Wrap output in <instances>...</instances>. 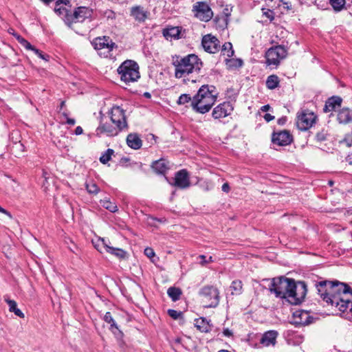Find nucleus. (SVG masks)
I'll use <instances>...</instances> for the list:
<instances>
[{
    "mask_svg": "<svg viewBox=\"0 0 352 352\" xmlns=\"http://www.w3.org/2000/svg\"><path fill=\"white\" fill-rule=\"evenodd\" d=\"M269 290L276 298L286 299L292 305H298L306 296L307 285L304 281L296 283L292 278L276 277L270 280Z\"/></svg>",
    "mask_w": 352,
    "mask_h": 352,
    "instance_id": "f257e3e1",
    "label": "nucleus"
},
{
    "mask_svg": "<svg viewBox=\"0 0 352 352\" xmlns=\"http://www.w3.org/2000/svg\"><path fill=\"white\" fill-rule=\"evenodd\" d=\"M69 0H58L56 2L54 12L58 14L69 28L74 23H82L91 16L93 11L87 7H78L73 12Z\"/></svg>",
    "mask_w": 352,
    "mask_h": 352,
    "instance_id": "f03ea898",
    "label": "nucleus"
},
{
    "mask_svg": "<svg viewBox=\"0 0 352 352\" xmlns=\"http://www.w3.org/2000/svg\"><path fill=\"white\" fill-rule=\"evenodd\" d=\"M172 64L175 67V78H183L184 82H186V78L190 74H199L203 65L201 60L194 54L184 56L175 55L172 56Z\"/></svg>",
    "mask_w": 352,
    "mask_h": 352,
    "instance_id": "7ed1b4c3",
    "label": "nucleus"
},
{
    "mask_svg": "<svg viewBox=\"0 0 352 352\" xmlns=\"http://www.w3.org/2000/svg\"><path fill=\"white\" fill-rule=\"evenodd\" d=\"M217 93L213 85H204L192 98L191 107L199 113L208 112L217 100Z\"/></svg>",
    "mask_w": 352,
    "mask_h": 352,
    "instance_id": "20e7f679",
    "label": "nucleus"
},
{
    "mask_svg": "<svg viewBox=\"0 0 352 352\" xmlns=\"http://www.w3.org/2000/svg\"><path fill=\"white\" fill-rule=\"evenodd\" d=\"M140 67L133 60H126L117 69L120 80L126 84L134 82L140 78Z\"/></svg>",
    "mask_w": 352,
    "mask_h": 352,
    "instance_id": "39448f33",
    "label": "nucleus"
},
{
    "mask_svg": "<svg viewBox=\"0 0 352 352\" xmlns=\"http://www.w3.org/2000/svg\"><path fill=\"white\" fill-rule=\"evenodd\" d=\"M206 307H216L219 303V291L212 285L203 287L199 292Z\"/></svg>",
    "mask_w": 352,
    "mask_h": 352,
    "instance_id": "423d86ee",
    "label": "nucleus"
},
{
    "mask_svg": "<svg viewBox=\"0 0 352 352\" xmlns=\"http://www.w3.org/2000/svg\"><path fill=\"white\" fill-rule=\"evenodd\" d=\"M91 43L94 49L98 52V54L104 58L111 57L112 56L111 51L117 47L112 39L107 36L97 37L93 40Z\"/></svg>",
    "mask_w": 352,
    "mask_h": 352,
    "instance_id": "0eeeda50",
    "label": "nucleus"
},
{
    "mask_svg": "<svg viewBox=\"0 0 352 352\" xmlns=\"http://www.w3.org/2000/svg\"><path fill=\"white\" fill-rule=\"evenodd\" d=\"M287 55V50L282 45H276L270 47L265 54L266 63L268 65L277 66L280 60L284 59Z\"/></svg>",
    "mask_w": 352,
    "mask_h": 352,
    "instance_id": "6e6552de",
    "label": "nucleus"
},
{
    "mask_svg": "<svg viewBox=\"0 0 352 352\" xmlns=\"http://www.w3.org/2000/svg\"><path fill=\"white\" fill-rule=\"evenodd\" d=\"M192 11L195 17L203 21H210L213 16V12L210 6L203 1H199L194 4Z\"/></svg>",
    "mask_w": 352,
    "mask_h": 352,
    "instance_id": "1a4fd4ad",
    "label": "nucleus"
},
{
    "mask_svg": "<svg viewBox=\"0 0 352 352\" xmlns=\"http://www.w3.org/2000/svg\"><path fill=\"white\" fill-rule=\"evenodd\" d=\"M111 120L120 129L125 130L128 129L124 111L118 106L113 107L111 111Z\"/></svg>",
    "mask_w": 352,
    "mask_h": 352,
    "instance_id": "9d476101",
    "label": "nucleus"
},
{
    "mask_svg": "<svg viewBox=\"0 0 352 352\" xmlns=\"http://www.w3.org/2000/svg\"><path fill=\"white\" fill-rule=\"evenodd\" d=\"M201 45L204 50L210 54H214L219 52L220 49L219 41L211 34H207L203 36Z\"/></svg>",
    "mask_w": 352,
    "mask_h": 352,
    "instance_id": "9b49d317",
    "label": "nucleus"
},
{
    "mask_svg": "<svg viewBox=\"0 0 352 352\" xmlns=\"http://www.w3.org/2000/svg\"><path fill=\"white\" fill-rule=\"evenodd\" d=\"M316 119V116L312 112H302L298 116L297 126L301 131L309 129Z\"/></svg>",
    "mask_w": 352,
    "mask_h": 352,
    "instance_id": "f8f14e48",
    "label": "nucleus"
},
{
    "mask_svg": "<svg viewBox=\"0 0 352 352\" xmlns=\"http://www.w3.org/2000/svg\"><path fill=\"white\" fill-rule=\"evenodd\" d=\"M234 107L230 102H224L214 108L212 116L214 119H221L230 115Z\"/></svg>",
    "mask_w": 352,
    "mask_h": 352,
    "instance_id": "ddd939ff",
    "label": "nucleus"
},
{
    "mask_svg": "<svg viewBox=\"0 0 352 352\" xmlns=\"http://www.w3.org/2000/svg\"><path fill=\"white\" fill-rule=\"evenodd\" d=\"M293 138L289 131L283 130L279 132H274L272 135V141L278 146H287L292 143Z\"/></svg>",
    "mask_w": 352,
    "mask_h": 352,
    "instance_id": "4468645a",
    "label": "nucleus"
},
{
    "mask_svg": "<svg viewBox=\"0 0 352 352\" xmlns=\"http://www.w3.org/2000/svg\"><path fill=\"white\" fill-rule=\"evenodd\" d=\"M174 180V186L179 188H187L190 186L189 175L187 170L185 169L177 172Z\"/></svg>",
    "mask_w": 352,
    "mask_h": 352,
    "instance_id": "2eb2a0df",
    "label": "nucleus"
},
{
    "mask_svg": "<svg viewBox=\"0 0 352 352\" xmlns=\"http://www.w3.org/2000/svg\"><path fill=\"white\" fill-rule=\"evenodd\" d=\"M123 131L122 129H120L117 126H113L110 124H102L96 129V135L98 136H101L102 135H105L109 137H113L117 135L120 131Z\"/></svg>",
    "mask_w": 352,
    "mask_h": 352,
    "instance_id": "dca6fc26",
    "label": "nucleus"
},
{
    "mask_svg": "<svg viewBox=\"0 0 352 352\" xmlns=\"http://www.w3.org/2000/svg\"><path fill=\"white\" fill-rule=\"evenodd\" d=\"M130 15L138 23H144L148 18L150 12L141 6H135L131 8Z\"/></svg>",
    "mask_w": 352,
    "mask_h": 352,
    "instance_id": "f3484780",
    "label": "nucleus"
},
{
    "mask_svg": "<svg viewBox=\"0 0 352 352\" xmlns=\"http://www.w3.org/2000/svg\"><path fill=\"white\" fill-rule=\"evenodd\" d=\"M278 335V332L275 330L267 331L263 334L260 342L265 346H274L276 343Z\"/></svg>",
    "mask_w": 352,
    "mask_h": 352,
    "instance_id": "a211bd4d",
    "label": "nucleus"
},
{
    "mask_svg": "<svg viewBox=\"0 0 352 352\" xmlns=\"http://www.w3.org/2000/svg\"><path fill=\"white\" fill-rule=\"evenodd\" d=\"M337 120L342 124H346L352 122V110L348 107L339 109L337 114Z\"/></svg>",
    "mask_w": 352,
    "mask_h": 352,
    "instance_id": "6ab92c4d",
    "label": "nucleus"
},
{
    "mask_svg": "<svg viewBox=\"0 0 352 352\" xmlns=\"http://www.w3.org/2000/svg\"><path fill=\"white\" fill-rule=\"evenodd\" d=\"M342 100L339 96H333L329 98L324 104L323 111L325 113L336 111L338 107H340Z\"/></svg>",
    "mask_w": 352,
    "mask_h": 352,
    "instance_id": "aec40b11",
    "label": "nucleus"
},
{
    "mask_svg": "<svg viewBox=\"0 0 352 352\" xmlns=\"http://www.w3.org/2000/svg\"><path fill=\"white\" fill-rule=\"evenodd\" d=\"M295 318L294 322L302 325L309 324L311 322L310 316L308 312L305 311H297L294 313Z\"/></svg>",
    "mask_w": 352,
    "mask_h": 352,
    "instance_id": "412c9836",
    "label": "nucleus"
},
{
    "mask_svg": "<svg viewBox=\"0 0 352 352\" xmlns=\"http://www.w3.org/2000/svg\"><path fill=\"white\" fill-rule=\"evenodd\" d=\"M103 320L108 324H110L109 330L116 336H122V332L119 329L116 322L113 318L110 312H107L104 317Z\"/></svg>",
    "mask_w": 352,
    "mask_h": 352,
    "instance_id": "4be33fe9",
    "label": "nucleus"
},
{
    "mask_svg": "<svg viewBox=\"0 0 352 352\" xmlns=\"http://www.w3.org/2000/svg\"><path fill=\"white\" fill-rule=\"evenodd\" d=\"M182 28L180 27H170L164 29L163 36L167 40L179 39Z\"/></svg>",
    "mask_w": 352,
    "mask_h": 352,
    "instance_id": "5701e85b",
    "label": "nucleus"
},
{
    "mask_svg": "<svg viewBox=\"0 0 352 352\" xmlns=\"http://www.w3.org/2000/svg\"><path fill=\"white\" fill-rule=\"evenodd\" d=\"M126 144L130 148L138 150L141 148L142 141L137 133H130L126 137Z\"/></svg>",
    "mask_w": 352,
    "mask_h": 352,
    "instance_id": "b1692460",
    "label": "nucleus"
},
{
    "mask_svg": "<svg viewBox=\"0 0 352 352\" xmlns=\"http://www.w3.org/2000/svg\"><path fill=\"white\" fill-rule=\"evenodd\" d=\"M195 326L201 332L208 333L211 331V325L209 321L204 318H200L195 320Z\"/></svg>",
    "mask_w": 352,
    "mask_h": 352,
    "instance_id": "393cba45",
    "label": "nucleus"
},
{
    "mask_svg": "<svg viewBox=\"0 0 352 352\" xmlns=\"http://www.w3.org/2000/svg\"><path fill=\"white\" fill-rule=\"evenodd\" d=\"M94 248L102 253L104 251L107 252L110 248L111 243L109 240L104 238H99L96 241H93Z\"/></svg>",
    "mask_w": 352,
    "mask_h": 352,
    "instance_id": "a878e982",
    "label": "nucleus"
},
{
    "mask_svg": "<svg viewBox=\"0 0 352 352\" xmlns=\"http://www.w3.org/2000/svg\"><path fill=\"white\" fill-rule=\"evenodd\" d=\"M4 300L8 304L9 311L10 312H13L16 316L21 318H23L25 317L24 314L17 308V304L15 300L10 299L8 296H4Z\"/></svg>",
    "mask_w": 352,
    "mask_h": 352,
    "instance_id": "bb28decb",
    "label": "nucleus"
},
{
    "mask_svg": "<svg viewBox=\"0 0 352 352\" xmlns=\"http://www.w3.org/2000/svg\"><path fill=\"white\" fill-rule=\"evenodd\" d=\"M154 171L158 174H164L168 169L167 163L164 160H160L154 162L152 164Z\"/></svg>",
    "mask_w": 352,
    "mask_h": 352,
    "instance_id": "cd10ccee",
    "label": "nucleus"
},
{
    "mask_svg": "<svg viewBox=\"0 0 352 352\" xmlns=\"http://www.w3.org/2000/svg\"><path fill=\"white\" fill-rule=\"evenodd\" d=\"M232 295H240L243 292V283L240 280H234L230 287Z\"/></svg>",
    "mask_w": 352,
    "mask_h": 352,
    "instance_id": "c85d7f7f",
    "label": "nucleus"
},
{
    "mask_svg": "<svg viewBox=\"0 0 352 352\" xmlns=\"http://www.w3.org/2000/svg\"><path fill=\"white\" fill-rule=\"evenodd\" d=\"M329 136L330 134L329 133L328 129L322 128L316 133L315 138L318 142L321 143L324 141H327L329 139Z\"/></svg>",
    "mask_w": 352,
    "mask_h": 352,
    "instance_id": "c756f323",
    "label": "nucleus"
},
{
    "mask_svg": "<svg viewBox=\"0 0 352 352\" xmlns=\"http://www.w3.org/2000/svg\"><path fill=\"white\" fill-rule=\"evenodd\" d=\"M168 296L172 299L173 301L175 302L180 298L182 295V290L175 287H170L167 290Z\"/></svg>",
    "mask_w": 352,
    "mask_h": 352,
    "instance_id": "7c9ffc66",
    "label": "nucleus"
},
{
    "mask_svg": "<svg viewBox=\"0 0 352 352\" xmlns=\"http://www.w3.org/2000/svg\"><path fill=\"white\" fill-rule=\"evenodd\" d=\"M111 254L114 255L120 259H124L127 256V252L122 249L113 248L110 246L109 250L107 252Z\"/></svg>",
    "mask_w": 352,
    "mask_h": 352,
    "instance_id": "2f4dec72",
    "label": "nucleus"
},
{
    "mask_svg": "<svg viewBox=\"0 0 352 352\" xmlns=\"http://www.w3.org/2000/svg\"><path fill=\"white\" fill-rule=\"evenodd\" d=\"M279 79L276 75H270L266 80V87L270 89H274L278 87Z\"/></svg>",
    "mask_w": 352,
    "mask_h": 352,
    "instance_id": "473e14b6",
    "label": "nucleus"
},
{
    "mask_svg": "<svg viewBox=\"0 0 352 352\" xmlns=\"http://www.w3.org/2000/svg\"><path fill=\"white\" fill-rule=\"evenodd\" d=\"M222 52L224 56L230 58L234 55V50L231 43H225L222 46Z\"/></svg>",
    "mask_w": 352,
    "mask_h": 352,
    "instance_id": "72a5a7b5",
    "label": "nucleus"
},
{
    "mask_svg": "<svg viewBox=\"0 0 352 352\" xmlns=\"http://www.w3.org/2000/svg\"><path fill=\"white\" fill-rule=\"evenodd\" d=\"M101 204L102 207H104V208H106L107 210H109L111 212H115L118 210L117 206L114 203L110 201L108 199H105L101 200Z\"/></svg>",
    "mask_w": 352,
    "mask_h": 352,
    "instance_id": "f704fd0d",
    "label": "nucleus"
},
{
    "mask_svg": "<svg viewBox=\"0 0 352 352\" xmlns=\"http://www.w3.org/2000/svg\"><path fill=\"white\" fill-rule=\"evenodd\" d=\"M14 36L16 38V39L18 41V42L25 49L28 50H32V49L34 47L33 45H32L26 39L23 38L21 36H20L18 34H14Z\"/></svg>",
    "mask_w": 352,
    "mask_h": 352,
    "instance_id": "c9c22d12",
    "label": "nucleus"
},
{
    "mask_svg": "<svg viewBox=\"0 0 352 352\" xmlns=\"http://www.w3.org/2000/svg\"><path fill=\"white\" fill-rule=\"evenodd\" d=\"M331 6L336 12L342 10L345 5V0H329Z\"/></svg>",
    "mask_w": 352,
    "mask_h": 352,
    "instance_id": "e433bc0d",
    "label": "nucleus"
},
{
    "mask_svg": "<svg viewBox=\"0 0 352 352\" xmlns=\"http://www.w3.org/2000/svg\"><path fill=\"white\" fill-rule=\"evenodd\" d=\"M114 153V151L111 148H108L100 157V162L106 164L111 158V156Z\"/></svg>",
    "mask_w": 352,
    "mask_h": 352,
    "instance_id": "4c0bfd02",
    "label": "nucleus"
},
{
    "mask_svg": "<svg viewBox=\"0 0 352 352\" xmlns=\"http://www.w3.org/2000/svg\"><path fill=\"white\" fill-rule=\"evenodd\" d=\"M166 221V219L165 218L159 219V218L153 217L152 216H148L147 217V223L151 226L156 227L157 225H156L155 222L165 223Z\"/></svg>",
    "mask_w": 352,
    "mask_h": 352,
    "instance_id": "58836bf2",
    "label": "nucleus"
},
{
    "mask_svg": "<svg viewBox=\"0 0 352 352\" xmlns=\"http://www.w3.org/2000/svg\"><path fill=\"white\" fill-rule=\"evenodd\" d=\"M192 98L190 97L189 94H182L177 100L178 104H185L186 103L190 102L192 103Z\"/></svg>",
    "mask_w": 352,
    "mask_h": 352,
    "instance_id": "ea45409f",
    "label": "nucleus"
},
{
    "mask_svg": "<svg viewBox=\"0 0 352 352\" xmlns=\"http://www.w3.org/2000/svg\"><path fill=\"white\" fill-rule=\"evenodd\" d=\"M86 188L88 192L90 194H97L100 190L99 187L96 185V184L94 182L87 184Z\"/></svg>",
    "mask_w": 352,
    "mask_h": 352,
    "instance_id": "a19ab883",
    "label": "nucleus"
},
{
    "mask_svg": "<svg viewBox=\"0 0 352 352\" xmlns=\"http://www.w3.org/2000/svg\"><path fill=\"white\" fill-rule=\"evenodd\" d=\"M263 14L270 19V21L274 19V12L272 10L263 8Z\"/></svg>",
    "mask_w": 352,
    "mask_h": 352,
    "instance_id": "79ce46f5",
    "label": "nucleus"
},
{
    "mask_svg": "<svg viewBox=\"0 0 352 352\" xmlns=\"http://www.w3.org/2000/svg\"><path fill=\"white\" fill-rule=\"evenodd\" d=\"M168 314L173 319L176 320V319H178L180 317V316L182 315V312L177 311L174 310V309H168Z\"/></svg>",
    "mask_w": 352,
    "mask_h": 352,
    "instance_id": "37998d69",
    "label": "nucleus"
},
{
    "mask_svg": "<svg viewBox=\"0 0 352 352\" xmlns=\"http://www.w3.org/2000/svg\"><path fill=\"white\" fill-rule=\"evenodd\" d=\"M62 139L63 140H59L58 141L56 140H54L55 144L58 148H65L67 146L65 140H67V138L65 136H62Z\"/></svg>",
    "mask_w": 352,
    "mask_h": 352,
    "instance_id": "c03bdc74",
    "label": "nucleus"
},
{
    "mask_svg": "<svg viewBox=\"0 0 352 352\" xmlns=\"http://www.w3.org/2000/svg\"><path fill=\"white\" fill-rule=\"evenodd\" d=\"M32 51H33L39 58L45 60H48L50 56L48 55L43 54L41 50L36 49L35 47L32 49Z\"/></svg>",
    "mask_w": 352,
    "mask_h": 352,
    "instance_id": "a18cd8bd",
    "label": "nucleus"
},
{
    "mask_svg": "<svg viewBox=\"0 0 352 352\" xmlns=\"http://www.w3.org/2000/svg\"><path fill=\"white\" fill-rule=\"evenodd\" d=\"M144 254L148 258H151L155 256V252L151 248H146L144 250Z\"/></svg>",
    "mask_w": 352,
    "mask_h": 352,
    "instance_id": "49530a36",
    "label": "nucleus"
},
{
    "mask_svg": "<svg viewBox=\"0 0 352 352\" xmlns=\"http://www.w3.org/2000/svg\"><path fill=\"white\" fill-rule=\"evenodd\" d=\"M223 334L226 337H231L233 335V333L231 330H230L228 328H226L223 330Z\"/></svg>",
    "mask_w": 352,
    "mask_h": 352,
    "instance_id": "de8ad7c7",
    "label": "nucleus"
},
{
    "mask_svg": "<svg viewBox=\"0 0 352 352\" xmlns=\"http://www.w3.org/2000/svg\"><path fill=\"white\" fill-rule=\"evenodd\" d=\"M264 119L268 122H270V121L273 120L274 119V116H272L270 113H266L264 116Z\"/></svg>",
    "mask_w": 352,
    "mask_h": 352,
    "instance_id": "09e8293b",
    "label": "nucleus"
},
{
    "mask_svg": "<svg viewBox=\"0 0 352 352\" xmlns=\"http://www.w3.org/2000/svg\"><path fill=\"white\" fill-rule=\"evenodd\" d=\"M287 122V118L286 117H282L279 119H278L277 122L279 125H284Z\"/></svg>",
    "mask_w": 352,
    "mask_h": 352,
    "instance_id": "8fccbe9b",
    "label": "nucleus"
},
{
    "mask_svg": "<svg viewBox=\"0 0 352 352\" xmlns=\"http://www.w3.org/2000/svg\"><path fill=\"white\" fill-rule=\"evenodd\" d=\"M74 133L76 135H81L83 133V129L81 126H78L76 128Z\"/></svg>",
    "mask_w": 352,
    "mask_h": 352,
    "instance_id": "3c124183",
    "label": "nucleus"
},
{
    "mask_svg": "<svg viewBox=\"0 0 352 352\" xmlns=\"http://www.w3.org/2000/svg\"><path fill=\"white\" fill-rule=\"evenodd\" d=\"M221 188L223 192H228L230 190V186L228 183H225L223 184Z\"/></svg>",
    "mask_w": 352,
    "mask_h": 352,
    "instance_id": "603ef678",
    "label": "nucleus"
},
{
    "mask_svg": "<svg viewBox=\"0 0 352 352\" xmlns=\"http://www.w3.org/2000/svg\"><path fill=\"white\" fill-rule=\"evenodd\" d=\"M280 2L283 3L284 8H285L287 10H291L292 9L291 3H289L288 2H284L283 1H280Z\"/></svg>",
    "mask_w": 352,
    "mask_h": 352,
    "instance_id": "864d4df0",
    "label": "nucleus"
},
{
    "mask_svg": "<svg viewBox=\"0 0 352 352\" xmlns=\"http://www.w3.org/2000/svg\"><path fill=\"white\" fill-rule=\"evenodd\" d=\"M199 258L201 259V265H204V264H206V263H209V261H206V256H204V255H200V256H199Z\"/></svg>",
    "mask_w": 352,
    "mask_h": 352,
    "instance_id": "5fc2aeb1",
    "label": "nucleus"
},
{
    "mask_svg": "<svg viewBox=\"0 0 352 352\" xmlns=\"http://www.w3.org/2000/svg\"><path fill=\"white\" fill-rule=\"evenodd\" d=\"M271 107L269 104H265L261 107V110L263 112H266L270 109Z\"/></svg>",
    "mask_w": 352,
    "mask_h": 352,
    "instance_id": "6e6d98bb",
    "label": "nucleus"
},
{
    "mask_svg": "<svg viewBox=\"0 0 352 352\" xmlns=\"http://www.w3.org/2000/svg\"><path fill=\"white\" fill-rule=\"evenodd\" d=\"M66 122L69 125H74L76 123V121L73 118H67Z\"/></svg>",
    "mask_w": 352,
    "mask_h": 352,
    "instance_id": "4d7b16f0",
    "label": "nucleus"
},
{
    "mask_svg": "<svg viewBox=\"0 0 352 352\" xmlns=\"http://www.w3.org/2000/svg\"><path fill=\"white\" fill-rule=\"evenodd\" d=\"M0 212L5 214L10 217H12L10 213L8 211H7L6 210H5L4 208H3L1 206H0Z\"/></svg>",
    "mask_w": 352,
    "mask_h": 352,
    "instance_id": "13d9d810",
    "label": "nucleus"
},
{
    "mask_svg": "<svg viewBox=\"0 0 352 352\" xmlns=\"http://www.w3.org/2000/svg\"><path fill=\"white\" fill-rule=\"evenodd\" d=\"M0 212L5 214L10 217H12L10 213L8 211H7L6 210H5L4 208H3L1 206H0Z\"/></svg>",
    "mask_w": 352,
    "mask_h": 352,
    "instance_id": "bf43d9fd",
    "label": "nucleus"
},
{
    "mask_svg": "<svg viewBox=\"0 0 352 352\" xmlns=\"http://www.w3.org/2000/svg\"><path fill=\"white\" fill-rule=\"evenodd\" d=\"M343 142L346 143V144L347 145V146H349H349H351V142H350L349 140H347L344 139V140H343Z\"/></svg>",
    "mask_w": 352,
    "mask_h": 352,
    "instance_id": "052dcab7",
    "label": "nucleus"
},
{
    "mask_svg": "<svg viewBox=\"0 0 352 352\" xmlns=\"http://www.w3.org/2000/svg\"><path fill=\"white\" fill-rule=\"evenodd\" d=\"M108 18L114 19L115 18V13L112 11H110V14L108 15Z\"/></svg>",
    "mask_w": 352,
    "mask_h": 352,
    "instance_id": "680f3d73",
    "label": "nucleus"
},
{
    "mask_svg": "<svg viewBox=\"0 0 352 352\" xmlns=\"http://www.w3.org/2000/svg\"><path fill=\"white\" fill-rule=\"evenodd\" d=\"M224 13L226 14V15L227 16H228L230 15V13L228 12V8H226V9L224 10Z\"/></svg>",
    "mask_w": 352,
    "mask_h": 352,
    "instance_id": "e2e57ef3",
    "label": "nucleus"
},
{
    "mask_svg": "<svg viewBox=\"0 0 352 352\" xmlns=\"http://www.w3.org/2000/svg\"><path fill=\"white\" fill-rule=\"evenodd\" d=\"M65 106V101H62L60 104V109H62Z\"/></svg>",
    "mask_w": 352,
    "mask_h": 352,
    "instance_id": "0e129e2a",
    "label": "nucleus"
},
{
    "mask_svg": "<svg viewBox=\"0 0 352 352\" xmlns=\"http://www.w3.org/2000/svg\"><path fill=\"white\" fill-rule=\"evenodd\" d=\"M63 116L66 119H67V118H69V117H68V114H67V113H66V112H63Z\"/></svg>",
    "mask_w": 352,
    "mask_h": 352,
    "instance_id": "69168bd1",
    "label": "nucleus"
},
{
    "mask_svg": "<svg viewBox=\"0 0 352 352\" xmlns=\"http://www.w3.org/2000/svg\"><path fill=\"white\" fill-rule=\"evenodd\" d=\"M144 96H145L146 98H150V97H151V94H150L149 93H148V92H146V93L144 94Z\"/></svg>",
    "mask_w": 352,
    "mask_h": 352,
    "instance_id": "338daca9",
    "label": "nucleus"
},
{
    "mask_svg": "<svg viewBox=\"0 0 352 352\" xmlns=\"http://www.w3.org/2000/svg\"><path fill=\"white\" fill-rule=\"evenodd\" d=\"M42 1L46 3H49L50 2L52 1L53 0H42Z\"/></svg>",
    "mask_w": 352,
    "mask_h": 352,
    "instance_id": "774afa93",
    "label": "nucleus"
}]
</instances>
